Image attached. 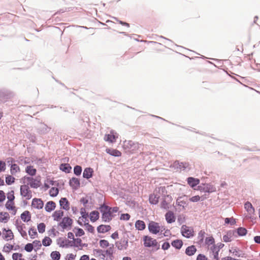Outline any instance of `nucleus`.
<instances>
[{"mask_svg":"<svg viewBox=\"0 0 260 260\" xmlns=\"http://www.w3.org/2000/svg\"><path fill=\"white\" fill-rule=\"evenodd\" d=\"M143 245L145 247L152 248V251L155 252L160 249V245L155 239L148 235L143 237Z\"/></svg>","mask_w":260,"mask_h":260,"instance_id":"f257e3e1","label":"nucleus"},{"mask_svg":"<svg viewBox=\"0 0 260 260\" xmlns=\"http://www.w3.org/2000/svg\"><path fill=\"white\" fill-rule=\"evenodd\" d=\"M140 145L138 142L131 140H125L123 142V147L126 152L133 154L137 152L140 148Z\"/></svg>","mask_w":260,"mask_h":260,"instance_id":"f03ea898","label":"nucleus"},{"mask_svg":"<svg viewBox=\"0 0 260 260\" xmlns=\"http://www.w3.org/2000/svg\"><path fill=\"white\" fill-rule=\"evenodd\" d=\"M14 95V93L9 89L4 88L0 89V104L8 102Z\"/></svg>","mask_w":260,"mask_h":260,"instance_id":"7ed1b4c3","label":"nucleus"},{"mask_svg":"<svg viewBox=\"0 0 260 260\" xmlns=\"http://www.w3.org/2000/svg\"><path fill=\"white\" fill-rule=\"evenodd\" d=\"M73 220L68 216L64 217L58 223V226H61L63 230H70L72 228ZM62 231H63L62 230Z\"/></svg>","mask_w":260,"mask_h":260,"instance_id":"20e7f679","label":"nucleus"},{"mask_svg":"<svg viewBox=\"0 0 260 260\" xmlns=\"http://www.w3.org/2000/svg\"><path fill=\"white\" fill-rule=\"evenodd\" d=\"M181 234L183 237L186 238H190L194 236L193 229L191 226L183 224L181 228Z\"/></svg>","mask_w":260,"mask_h":260,"instance_id":"39448f33","label":"nucleus"},{"mask_svg":"<svg viewBox=\"0 0 260 260\" xmlns=\"http://www.w3.org/2000/svg\"><path fill=\"white\" fill-rule=\"evenodd\" d=\"M198 190L201 192L212 193L216 191V187L210 183H202L198 186Z\"/></svg>","mask_w":260,"mask_h":260,"instance_id":"423d86ee","label":"nucleus"},{"mask_svg":"<svg viewBox=\"0 0 260 260\" xmlns=\"http://www.w3.org/2000/svg\"><path fill=\"white\" fill-rule=\"evenodd\" d=\"M148 230L149 232L154 235L159 234L160 227V223L154 221H149L148 224Z\"/></svg>","mask_w":260,"mask_h":260,"instance_id":"0eeeda50","label":"nucleus"},{"mask_svg":"<svg viewBox=\"0 0 260 260\" xmlns=\"http://www.w3.org/2000/svg\"><path fill=\"white\" fill-rule=\"evenodd\" d=\"M20 193L22 197L25 198L27 200L32 198V192L28 184H23L20 186Z\"/></svg>","mask_w":260,"mask_h":260,"instance_id":"6e6552de","label":"nucleus"},{"mask_svg":"<svg viewBox=\"0 0 260 260\" xmlns=\"http://www.w3.org/2000/svg\"><path fill=\"white\" fill-rule=\"evenodd\" d=\"M57 244L59 247L62 248H69L70 247H77L78 245L73 243V241L69 240L67 239L63 240L61 238H58L57 239Z\"/></svg>","mask_w":260,"mask_h":260,"instance_id":"1a4fd4ad","label":"nucleus"},{"mask_svg":"<svg viewBox=\"0 0 260 260\" xmlns=\"http://www.w3.org/2000/svg\"><path fill=\"white\" fill-rule=\"evenodd\" d=\"M118 134L113 129H111L109 134H106L104 136V140L106 142L113 143L116 141Z\"/></svg>","mask_w":260,"mask_h":260,"instance_id":"9d476101","label":"nucleus"},{"mask_svg":"<svg viewBox=\"0 0 260 260\" xmlns=\"http://www.w3.org/2000/svg\"><path fill=\"white\" fill-rule=\"evenodd\" d=\"M31 206L34 208L41 209L43 208L44 202L41 199L35 198L32 200Z\"/></svg>","mask_w":260,"mask_h":260,"instance_id":"9b49d317","label":"nucleus"},{"mask_svg":"<svg viewBox=\"0 0 260 260\" xmlns=\"http://www.w3.org/2000/svg\"><path fill=\"white\" fill-rule=\"evenodd\" d=\"M128 239L124 238L121 239L119 242L116 243V247L119 250L126 249L128 247Z\"/></svg>","mask_w":260,"mask_h":260,"instance_id":"f8f14e48","label":"nucleus"},{"mask_svg":"<svg viewBox=\"0 0 260 260\" xmlns=\"http://www.w3.org/2000/svg\"><path fill=\"white\" fill-rule=\"evenodd\" d=\"M3 238L5 240L9 241V240L14 239V236L11 230L9 229H6V228H3Z\"/></svg>","mask_w":260,"mask_h":260,"instance_id":"ddd939ff","label":"nucleus"},{"mask_svg":"<svg viewBox=\"0 0 260 260\" xmlns=\"http://www.w3.org/2000/svg\"><path fill=\"white\" fill-rule=\"evenodd\" d=\"M69 184L73 189L77 190L80 186V180L73 177L69 180Z\"/></svg>","mask_w":260,"mask_h":260,"instance_id":"4468645a","label":"nucleus"},{"mask_svg":"<svg viewBox=\"0 0 260 260\" xmlns=\"http://www.w3.org/2000/svg\"><path fill=\"white\" fill-rule=\"evenodd\" d=\"M59 203L60 209L66 211H68L70 209V202L66 198H61Z\"/></svg>","mask_w":260,"mask_h":260,"instance_id":"2eb2a0df","label":"nucleus"},{"mask_svg":"<svg viewBox=\"0 0 260 260\" xmlns=\"http://www.w3.org/2000/svg\"><path fill=\"white\" fill-rule=\"evenodd\" d=\"M50 129L51 127L44 123H41V125L38 128L37 132L40 135H44L49 133Z\"/></svg>","mask_w":260,"mask_h":260,"instance_id":"dca6fc26","label":"nucleus"},{"mask_svg":"<svg viewBox=\"0 0 260 260\" xmlns=\"http://www.w3.org/2000/svg\"><path fill=\"white\" fill-rule=\"evenodd\" d=\"M187 184L190 187L193 188L200 184V179L193 177H189L186 179Z\"/></svg>","mask_w":260,"mask_h":260,"instance_id":"f3484780","label":"nucleus"},{"mask_svg":"<svg viewBox=\"0 0 260 260\" xmlns=\"http://www.w3.org/2000/svg\"><path fill=\"white\" fill-rule=\"evenodd\" d=\"M165 219L167 222L170 224L175 221L176 216L172 211H169L165 214Z\"/></svg>","mask_w":260,"mask_h":260,"instance_id":"a211bd4d","label":"nucleus"},{"mask_svg":"<svg viewBox=\"0 0 260 260\" xmlns=\"http://www.w3.org/2000/svg\"><path fill=\"white\" fill-rule=\"evenodd\" d=\"M93 170L90 167H87L84 169L83 173V177L86 179H89L92 177L93 175Z\"/></svg>","mask_w":260,"mask_h":260,"instance_id":"6ab92c4d","label":"nucleus"},{"mask_svg":"<svg viewBox=\"0 0 260 260\" xmlns=\"http://www.w3.org/2000/svg\"><path fill=\"white\" fill-rule=\"evenodd\" d=\"M56 206V203L54 201H50L46 203L45 210L47 212H51L55 209Z\"/></svg>","mask_w":260,"mask_h":260,"instance_id":"aec40b11","label":"nucleus"},{"mask_svg":"<svg viewBox=\"0 0 260 260\" xmlns=\"http://www.w3.org/2000/svg\"><path fill=\"white\" fill-rule=\"evenodd\" d=\"M105 151L107 153L109 154V155H110L111 156H115V157L121 156V154H122V153L120 151H119V150H118L116 149L109 148H107Z\"/></svg>","mask_w":260,"mask_h":260,"instance_id":"412c9836","label":"nucleus"},{"mask_svg":"<svg viewBox=\"0 0 260 260\" xmlns=\"http://www.w3.org/2000/svg\"><path fill=\"white\" fill-rule=\"evenodd\" d=\"M111 229L110 225L101 224L97 227V232L98 233H105Z\"/></svg>","mask_w":260,"mask_h":260,"instance_id":"4be33fe9","label":"nucleus"},{"mask_svg":"<svg viewBox=\"0 0 260 260\" xmlns=\"http://www.w3.org/2000/svg\"><path fill=\"white\" fill-rule=\"evenodd\" d=\"M64 212L61 210H56L52 214L53 219L56 221H59L63 216Z\"/></svg>","mask_w":260,"mask_h":260,"instance_id":"5701e85b","label":"nucleus"},{"mask_svg":"<svg viewBox=\"0 0 260 260\" xmlns=\"http://www.w3.org/2000/svg\"><path fill=\"white\" fill-rule=\"evenodd\" d=\"M184 198H186V196L179 197L176 200V205L182 207L183 209L188 206V203L183 199Z\"/></svg>","mask_w":260,"mask_h":260,"instance_id":"b1692460","label":"nucleus"},{"mask_svg":"<svg viewBox=\"0 0 260 260\" xmlns=\"http://www.w3.org/2000/svg\"><path fill=\"white\" fill-rule=\"evenodd\" d=\"M197 251V249L194 245H191L187 247L185 249V253L189 256L193 255Z\"/></svg>","mask_w":260,"mask_h":260,"instance_id":"393cba45","label":"nucleus"},{"mask_svg":"<svg viewBox=\"0 0 260 260\" xmlns=\"http://www.w3.org/2000/svg\"><path fill=\"white\" fill-rule=\"evenodd\" d=\"M59 168L61 171L67 174L70 173L72 170V167L68 163H61Z\"/></svg>","mask_w":260,"mask_h":260,"instance_id":"a878e982","label":"nucleus"},{"mask_svg":"<svg viewBox=\"0 0 260 260\" xmlns=\"http://www.w3.org/2000/svg\"><path fill=\"white\" fill-rule=\"evenodd\" d=\"M20 218L23 222H27L31 219V214L27 210L24 211L21 214Z\"/></svg>","mask_w":260,"mask_h":260,"instance_id":"bb28decb","label":"nucleus"},{"mask_svg":"<svg viewBox=\"0 0 260 260\" xmlns=\"http://www.w3.org/2000/svg\"><path fill=\"white\" fill-rule=\"evenodd\" d=\"M183 245V243L181 239H175L172 241L171 245L177 250H180Z\"/></svg>","mask_w":260,"mask_h":260,"instance_id":"cd10ccee","label":"nucleus"},{"mask_svg":"<svg viewBox=\"0 0 260 260\" xmlns=\"http://www.w3.org/2000/svg\"><path fill=\"white\" fill-rule=\"evenodd\" d=\"M100 217V213L96 210L92 211L89 214V218L92 222L97 221Z\"/></svg>","mask_w":260,"mask_h":260,"instance_id":"c85d7f7f","label":"nucleus"},{"mask_svg":"<svg viewBox=\"0 0 260 260\" xmlns=\"http://www.w3.org/2000/svg\"><path fill=\"white\" fill-rule=\"evenodd\" d=\"M135 228L138 231H143L146 228V224L143 220H137L135 222Z\"/></svg>","mask_w":260,"mask_h":260,"instance_id":"c756f323","label":"nucleus"},{"mask_svg":"<svg viewBox=\"0 0 260 260\" xmlns=\"http://www.w3.org/2000/svg\"><path fill=\"white\" fill-rule=\"evenodd\" d=\"M210 251L213 255V258L215 260H219V249H216V245H213L210 248Z\"/></svg>","mask_w":260,"mask_h":260,"instance_id":"7c9ffc66","label":"nucleus"},{"mask_svg":"<svg viewBox=\"0 0 260 260\" xmlns=\"http://www.w3.org/2000/svg\"><path fill=\"white\" fill-rule=\"evenodd\" d=\"M159 197L157 194H151L149 197V201L152 205H156L159 202Z\"/></svg>","mask_w":260,"mask_h":260,"instance_id":"2f4dec72","label":"nucleus"},{"mask_svg":"<svg viewBox=\"0 0 260 260\" xmlns=\"http://www.w3.org/2000/svg\"><path fill=\"white\" fill-rule=\"evenodd\" d=\"M25 172L30 176H34L36 175L37 170L32 166H27L25 168Z\"/></svg>","mask_w":260,"mask_h":260,"instance_id":"473e14b6","label":"nucleus"},{"mask_svg":"<svg viewBox=\"0 0 260 260\" xmlns=\"http://www.w3.org/2000/svg\"><path fill=\"white\" fill-rule=\"evenodd\" d=\"M10 219V215L8 212H0V222H7Z\"/></svg>","mask_w":260,"mask_h":260,"instance_id":"72a5a7b5","label":"nucleus"},{"mask_svg":"<svg viewBox=\"0 0 260 260\" xmlns=\"http://www.w3.org/2000/svg\"><path fill=\"white\" fill-rule=\"evenodd\" d=\"M29 185L31 188H38L41 185V181L37 178H33V180L29 182Z\"/></svg>","mask_w":260,"mask_h":260,"instance_id":"f704fd0d","label":"nucleus"},{"mask_svg":"<svg viewBox=\"0 0 260 260\" xmlns=\"http://www.w3.org/2000/svg\"><path fill=\"white\" fill-rule=\"evenodd\" d=\"M180 167L179 168L180 171H189L190 168H189V164L188 162L180 161Z\"/></svg>","mask_w":260,"mask_h":260,"instance_id":"c9c22d12","label":"nucleus"},{"mask_svg":"<svg viewBox=\"0 0 260 260\" xmlns=\"http://www.w3.org/2000/svg\"><path fill=\"white\" fill-rule=\"evenodd\" d=\"M84 225L86 227V230L88 232L92 234L94 233V228L92 225L89 223L88 220L87 219H85Z\"/></svg>","mask_w":260,"mask_h":260,"instance_id":"e433bc0d","label":"nucleus"},{"mask_svg":"<svg viewBox=\"0 0 260 260\" xmlns=\"http://www.w3.org/2000/svg\"><path fill=\"white\" fill-rule=\"evenodd\" d=\"M10 172L12 175H14L16 173L20 172L19 167L16 164H10Z\"/></svg>","mask_w":260,"mask_h":260,"instance_id":"4c0bfd02","label":"nucleus"},{"mask_svg":"<svg viewBox=\"0 0 260 260\" xmlns=\"http://www.w3.org/2000/svg\"><path fill=\"white\" fill-rule=\"evenodd\" d=\"M99 209L100 211L101 214L104 212L109 211L111 209V207L107 205H106L105 203L101 204L100 205L99 207Z\"/></svg>","mask_w":260,"mask_h":260,"instance_id":"58836bf2","label":"nucleus"},{"mask_svg":"<svg viewBox=\"0 0 260 260\" xmlns=\"http://www.w3.org/2000/svg\"><path fill=\"white\" fill-rule=\"evenodd\" d=\"M236 231V234L239 236H244L246 235L247 233V230L245 228L240 227L238 228Z\"/></svg>","mask_w":260,"mask_h":260,"instance_id":"ea45409f","label":"nucleus"},{"mask_svg":"<svg viewBox=\"0 0 260 260\" xmlns=\"http://www.w3.org/2000/svg\"><path fill=\"white\" fill-rule=\"evenodd\" d=\"M244 208L249 214H251L254 211V209L252 204L249 202H247L245 203Z\"/></svg>","mask_w":260,"mask_h":260,"instance_id":"a19ab883","label":"nucleus"},{"mask_svg":"<svg viewBox=\"0 0 260 260\" xmlns=\"http://www.w3.org/2000/svg\"><path fill=\"white\" fill-rule=\"evenodd\" d=\"M205 244L208 246L210 245H213L215 244V240L214 238L211 236L208 237H206L205 240Z\"/></svg>","mask_w":260,"mask_h":260,"instance_id":"79ce46f5","label":"nucleus"},{"mask_svg":"<svg viewBox=\"0 0 260 260\" xmlns=\"http://www.w3.org/2000/svg\"><path fill=\"white\" fill-rule=\"evenodd\" d=\"M52 242V239L47 236H45L42 240V245L45 247L49 246Z\"/></svg>","mask_w":260,"mask_h":260,"instance_id":"37998d69","label":"nucleus"},{"mask_svg":"<svg viewBox=\"0 0 260 260\" xmlns=\"http://www.w3.org/2000/svg\"><path fill=\"white\" fill-rule=\"evenodd\" d=\"M15 178L10 175L6 176V183L8 185H11L15 182Z\"/></svg>","mask_w":260,"mask_h":260,"instance_id":"c03bdc74","label":"nucleus"},{"mask_svg":"<svg viewBox=\"0 0 260 260\" xmlns=\"http://www.w3.org/2000/svg\"><path fill=\"white\" fill-rule=\"evenodd\" d=\"M206 234L205 231L201 230L199 232L198 234V239L199 240L198 243L199 244H202L204 240L205 235Z\"/></svg>","mask_w":260,"mask_h":260,"instance_id":"a18cd8bd","label":"nucleus"},{"mask_svg":"<svg viewBox=\"0 0 260 260\" xmlns=\"http://www.w3.org/2000/svg\"><path fill=\"white\" fill-rule=\"evenodd\" d=\"M60 256V253L57 251H53L50 254V257L52 260H59Z\"/></svg>","mask_w":260,"mask_h":260,"instance_id":"49530a36","label":"nucleus"},{"mask_svg":"<svg viewBox=\"0 0 260 260\" xmlns=\"http://www.w3.org/2000/svg\"><path fill=\"white\" fill-rule=\"evenodd\" d=\"M73 171H74V174L76 176H79L81 174V173L82 171V168L81 166H80L79 165H76L74 167Z\"/></svg>","mask_w":260,"mask_h":260,"instance_id":"de8ad7c7","label":"nucleus"},{"mask_svg":"<svg viewBox=\"0 0 260 260\" xmlns=\"http://www.w3.org/2000/svg\"><path fill=\"white\" fill-rule=\"evenodd\" d=\"M76 230L75 232V236L76 237H81L85 234V232L81 228H80L78 226H76L74 228V231Z\"/></svg>","mask_w":260,"mask_h":260,"instance_id":"09e8293b","label":"nucleus"},{"mask_svg":"<svg viewBox=\"0 0 260 260\" xmlns=\"http://www.w3.org/2000/svg\"><path fill=\"white\" fill-rule=\"evenodd\" d=\"M59 193V190L57 188L52 187L49 190V194L51 197H56Z\"/></svg>","mask_w":260,"mask_h":260,"instance_id":"8fccbe9b","label":"nucleus"},{"mask_svg":"<svg viewBox=\"0 0 260 260\" xmlns=\"http://www.w3.org/2000/svg\"><path fill=\"white\" fill-rule=\"evenodd\" d=\"M8 202H11L12 204L14 203L15 196L14 190L9 191L7 194Z\"/></svg>","mask_w":260,"mask_h":260,"instance_id":"3c124183","label":"nucleus"},{"mask_svg":"<svg viewBox=\"0 0 260 260\" xmlns=\"http://www.w3.org/2000/svg\"><path fill=\"white\" fill-rule=\"evenodd\" d=\"M33 178H34L32 177V176L30 177V176H25L21 179L20 182L25 184L26 182L27 181V184L28 186L29 184V182H31L33 180Z\"/></svg>","mask_w":260,"mask_h":260,"instance_id":"603ef678","label":"nucleus"},{"mask_svg":"<svg viewBox=\"0 0 260 260\" xmlns=\"http://www.w3.org/2000/svg\"><path fill=\"white\" fill-rule=\"evenodd\" d=\"M28 235L31 239H34V236L38 235L36 229L34 227L30 228L28 230Z\"/></svg>","mask_w":260,"mask_h":260,"instance_id":"864d4df0","label":"nucleus"},{"mask_svg":"<svg viewBox=\"0 0 260 260\" xmlns=\"http://www.w3.org/2000/svg\"><path fill=\"white\" fill-rule=\"evenodd\" d=\"M225 224L234 225L236 223V219L233 217H226L224 218Z\"/></svg>","mask_w":260,"mask_h":260,"instance_id":"5fc2aeb1","label":"nucleus"},{"mask_svg":"<svg viewBox=\"0 0 260 260\" xmlns=\"http://www.w3.org/2000/svg\"><path fill=\"white\" fill-rule=\"evenodd\" d=\"M37 228L39 233L42 234L45 231L46 225L43 222L40 223L38 224Z\"/></svg>","mask_w":260,"mask_h":260,"instance_id":"6e6d98bb","label":"nucleus"},{"mask_svg":"<svg viewBox=\"0 0 260 260\" xmlns=\"http://www.w3.org/2000/svg\"><path fill=\"white\" fill-rule=\"evenodd\" d=\"M99 244L101 247L106 248L109 246V242L105 239L100 240L99 241Z\"/></svg>","mask_w":260,"mask_h":260,"instance_id":"4d7b16f0","label":"nucleus"},{"mask_svg":"<svg viewBox=\"0 0 260 260\" xmlns=\"http://www.w3.org/2000/svg\"><path fill=\"white\" fill-rule=\"evenodd\" d=\"M17 229L18 230V232H20V231L23 230L24 228H25V224L23 223H19L18 220H16L15 221V224Z\"/></svg>","mask_w":260,"mask_h":260,"instance_id":"13d9d810","label":"nucleus"},{"mask_svg":"<svg viewBox=\"0 0 260 260\" xmlns=\"http://www.w3.org/2000/svg\"><path fill=\"white\" fill-rule=\"evenodd\" d=\"M32 244L33 247H37V249H35V248L34 249L35 251H37L42 246V244H41L40 241L37 240H34L32 242Z\"/></svg>","mask_w":260,"mask_h":260,"instance_id":"bf43d9fd","label":"nucleus"},{"mask_svg":"<svg viewBox=\"0 0 260 260\" xmlns=\"http://www.w3.org/2000/svg\"><path fill=\"white\" fill-rule=\"evenodd\" d=\"M13 246L11 244L7 243L6 245H5V246L3 248V251L9 253L11 250H13Z\"/></svg>","mask_w":260,"mask_h":260,"instance_id":"052dcab7","label":"nucleus"},{"mask_svg":"<svg viewBox=\"0 0 260 260\" xmlns=\"http://www.w3.org/2000/svg\"><path fill=\"white\" fill-rule=\"evenodd\" d=\"M110 211L107 212H104L102 214V219L103 221L107 222V220L109 219L108 217L109 216Z\"/></svg>","mask_w":260,"mask_h":260,"instance_id":"680f3d73","label":"nucleus"},{"mask_svg":"<svg viewBox=\"0 0 260 260\" xmlns=\"http://www.w3.org/2000/svg\"><path fill=\"white\" fill-rule=\"evenodd\" d=\"M34 249V247L32 246V243H27L25 246H24V249L28 252H30L32 251V250H33Z\"/></svg>","mask_w":260,"mask_h":260,"instance_id":"e2e57ef3","label":"nucleus"},{"mask_svg":"<svg viewBox=\"0 0 260 260\" xmlns=\"http://www.w3.org/2000/svg\"><path fill=\"white\" fill-rule=\"evenodd\" d=\"M131 218V215L128 213H122L120 216V219L121 220L127 221Z\"/></svg>","mask_w":260,"mask_h":260,"instance_id":"0e129e2a","label":"nucleus"},{"mask_svg":"<svg viewBox=\"0 0 260 260\" xmlns=\"http://www.w3.org/2000/svg\"><path fill=\"white\" fill-rule=\"evenodd\" d=\"M180 167V161L177 160L174 161L173 163L170 166L171 168H174L175 170H176L177 171L179 170V168Z\"/></svg>","mask_w":260,"mask_h":260,"instance_id":"69168bd1","label":"nucleus"},{"mask_svg":"<svg viewBox=\"0 0 260 260\" xmlns=\"http://www.w3.org/2000/svg\"><path fill=\"white\" fill-rule=\"evenodd\" d=\"M233 254L234 255L237 257H243V255H244V253L241 250L239 249H235L233 252Z\"/></svg>","mask_w":260,"mask_h":260,"instance_id":"338daca9","label":"nucleus"},{"mask_svg":"<svg viewBox=\"0 0 260 260\" xmlns=\"http://www.w3.org/2000/svg\"><path fill=\"white\" fill-rule=\"evenodd\" d=\"M15 203L11 202H7L5 204L6 208L8 210H13Z\"/></svg>","mask_w":260,"mask_h":260,"instance_id":"774afa93","label":"nucleus"}]
</instances>
